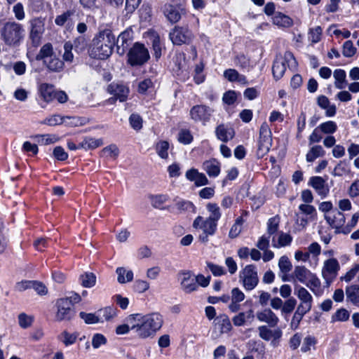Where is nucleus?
Here are the masks:
<instances>
[{
	"label": "nucleus",
	"mask_w": 359,
	"mask_h": 359,
	"mask_svg": "<svg viewBox=\"0 0 359 359\" xmlns=\"http://www.w3.org/2000/svg\"><path fill=\"white\" fill-rule=\"evenodd\" d=\"M173 0L165 4L163 13L166 18L172 23H176L186 14V10L181 4H172Z\"/></svg>",
	"instance_id": "1a4fd4ad"
},
{
	"label": "nucleus",
	"mask_w": 359,
	"mask_h": 359,
	"mask_svg": "<svg viewBox=\"0 0 359 359\" xmlns=\"http://www.w3.org/2000/svg\"><path fill=\"white\" fill-rule=\"evenodd\" d=\"M273 23L278 27H290L292 25V20L287 15L278 13L273 18Z\"/></svg>",
	"instance_id": "473e14b6"
},
{
	"label": "nucleus",
	"mask_w": 359,
	"mask_h": 359,
	"mask_svg": "<svg viewBox=\"0 0 359 359\" xmlns=\"http://www.w3.org/2000/svg\"><path fill=\"white\" fill-rule=\"evenodd\" d=\"M203 168L210 177H215L220 172V163L215 159L206 161L203 164Z\"/></svg>",
	"instance_id": "c756f323"
},
{
	"label": "nucleus",
	"mask_w": 359,
	"mask_h": 359,
	"mask_svg": "<svg viewBox=\"0 0 359 359\" xmlns=\"http://www.w3.org/2000/svg\"><path fill=\"white\" fill-rule=\"evenodd\" d=\"M193 226L196 229L200 228L210 235H214L217 230V222L208 219H203L202 217L198 216L194 221Z\"/></svg>",
	"instance_id": "412c9836"
},
{
	"label": "nucleus",
	"mask_w": 359,
	"mask_h": 359,
	"mask_svg": "<svg viewBox=\"0 0 359 359\" xmlns=\"http://www.w3.org/2000/svg\"><path fill=\"white\" fill-rule=\"evenodd\" d=\"M108 92L113 95L114 98H110L109 100H118L120 102H124L128 98L129 88L122 83H112L108 86Z\"/></svg>",
	"instance_id": "dca6fc26"
},
{
	"label": "nucleus",
	"mask_w": 359,
	"mask_h": 359,
	"mask_svg": "<svg viewBox=\"0 0 359 359\" xmlns=\"http://www.w3.org/2000/svg\"><path fill=\"white\" fill-rule=\"evenodd\" d=\"M356 48L353 46L351 41H346L343 45L342 53L344 56L350 57L355 55Z\"/></svg>",
	"instance_id": "338daca9"
},
{
	"label": "nucleus",
	"mask_w": 359,
	"mask_h": 359,
	"mask_svg": "<svg viewBox=\"0 0 359 359\" xmlns=\"http://www.w3.org/2000/svg\"><path fill=\"white\" fill-rule=\"evenodd\" d=\"M162 47L159 36H155L152 41V48L154 50V55L156 60L159 59L162 55Z\"/></svg>",
	"instance_id": "680f3d73"
},
{
	"label": "nucleus",
	"mask_w": 359,
	"mask_h": 359,
	"mask_svg": "<svg viewBox=\"0 0 359 359\" xmlns=\"http://www.w3.org/2000/svg\"><path fill=\"white\" fill-rule=\"evenodd\" d=\"M126 323L123 325H120L116 328V334L121 335V334H125L129 332V331L134 330L135 328V320L133 318V314L128 316L126 318Z\"/></svg>",
	"instance_id": "7c9ffc66"
},
{
	"label": "nucleus",
	"mask_w": 359,
	"mask_h": 359,
	"mask_svg": "<svg viewBox=\"0 0 359 359\" xmlns=\"http://www.w3.org/2000/svg\"><path fill=\"white\" fill-rule=\"evenodd\" d=\"M30 30L29 39L34 46H37L40 43L41 39L45 31L44 19L41 18H35L29 21Z\"/></svg>",
	"instance_id": "9d476101"
},
{
	"label": "nucleus",
	"mask_w": 359,
	"mask_h": 359,
	"mask_svg": "<svg viewBox=\"0 0 359 359\" xmlns=\"http://www.w3.org/2000/svg\"><path fill=\"white\" fill-rule=\"evenodd\" d=\"M278 266L280 270L283 273H287L292 269V264L286 256H282L278 262Z\"/></svg>",
	"instance_id": "052dcab7"
},
{
	"label": "nucleus",
	"mask_w": 359,
	"mask_h": 359,
	"mask_svg": "<svg viewBox=\"0 0 359 359\" xmlns=\"http://www.w3.org/2000/svg\"><path fill=\"white\" fill-rule=\"evenodd\" d=\"M239 281L243 287L248 291L256 287L259 283V278L255 266L249 264L240 272Z\"/></svg>",
	"instance_id": "0eeeda50"
},
{
	"label": "nucleus",
	"mask_w": 359,
	"mask_h": 359,
	"mask_svg": "<svg viewBox=\"0 0 359 359\" xmlns=\"http://www.w3.org/2000/svg\"><path fill=\"white\" fill-rule=\"evenodd\" d=\"M36 142L43 145L50 144L56 142L58 137L54 135H38L34 137Z\"/></svg>",
	"instance_id": "a18cd8bd"
},
{
	"label": "nucleus",
	"mask_w": 359,
	"mask_h": 359,
	"mask_svg": "<svg viewBox=\"0 0 359 359\" xmlns=\"http://www.w3.org/2000/svg\"><path fill=\"white\" fill-rule=\"evenodd\" d=\"M180 277L182 289L185 293H191L198 289L195 277L190 271L181 273Z\"/></svg>",
	"instance_id": "f3484780"
},
{
	"label": "nucleus",
	"mask_w": 359,
	"mask_h": 359,
	"mask_svg": "<svg viewBox=\"0 0 359 359\" xmlns=\"http://www.w3.org/2000/svg\"><path fill=\"white\" fill-rule=\"evenodd\" d=\"M73 44L71 41H67L64 44V54L62 56L63 60L67 62H72L74 60V55L72 53Z\"/></svg>",
	"instance_id": "6e6d98bb"
},
{
	"label": "nucleus",
	"mask_w": 359,
	"mask_h": 359,
	"mask_svg": "<svg viewBox=\"0 0 359 359\" xmlns=\"http://www.w3.org/2000/svg\"><path fill=\"white\" fill-rule=\"evenodd\" d=\"M217 324L219 325L221 332H228L232 328L229 318L226 315H221L216 318Z\"/></svg>",
	"instance_id": "37998d69"
},
{
	"label": "nucleus",
	"mask_w": 359,
	"mask_h": 359,
	"mask_svg": "<svg viewBox=\"0 0 359 359\" xmlns=\"http://www.w3.org/2000/svg\"><path fill=\"white\" fill-rule=\"evenodd\" d=\"M116 38L109 29L100 30L93 40L90 51L91 57L104 60L112 53Z\"/></svg>",
	"instance_id": "f257e3e1"
},
{
	"label": "nucleus",
	"mask_w": 359,
	"mask_h": 359,
	"mask_svg": "<svg viewBox=\"0 0 359 359\" xmlns=\"http://www.w3.org/2000/svg\"><path fill=\"white\" fill-rule=\"evenodd\" d=\"M47 69L53 72H60L64 69V62L55 55L43 62Z\"/></svg>",
	"instance_id": "c85d7f7f"
},
{
	"label": "nucleus",
	"mask_w": 359,
	"mask_h": 359,
	"mask_svg": "<svg viewBox=\"0 0 359 359\" xmlns=\"http://www.w3.org/2000/svg\"><path fill=\"white\" fill-rule=\"evenodd\" d=\"M349 318V313L345 309L337 310L332 316V321H346Z\"/></svg>",
	"instance_id": "69168bd1"
},
{
	"label": "nucleus",
	"mask_w": 359,
	"mask_h": 359,
	"mask_svg": "<svg viewBox=\"0 0 359 359\" xmlns=\"http://www.w3.org/2000/svg\"><path fill=\"white\" fill-rule=\"evenodd\" d=\"M206 208L210 213L206 219L217 222L222 215L219 207L216 203H209Z\"/></svg>",
	"instance_id": "58836bf2"
},
{
	"label": "nucleus",
	"mask_w": 359,
	"mask_h": 359,
	"mask_svg": "<svg viewBox=\"0 0 359 359\" xmlns=\"http://www.w3.org/2000/svg\"><path fill=\"white\" fill-rule=\"evenodd\" d=\"M334 78L335 79L334 85L335 87L338 89H343L345 88L346 85V72L344 70L338 69L334 70L333 74Z\"/></svg>",
	"instance_id": "c9c22d12"
},
{
	"label": "nucleus",
	"mask_w": 359,
	"mask_h": 359,
	"mask_svg": "<svg viewBox=\"0 0 359 359\" xmlns=\"http://www.w3.org/2000/svg\"><path fill=\"white\" fill-rule=\"evenodd\" d=\"M169 143L167 141H160L156 144V150L158 155L163 159L168 157Z\"/></svg>",
	"instance_id": "09e8293b"
},
{
	"label": "nucleus",
	"mask_w": 359,
	"mask_h": 359,
	"mask_svg": "<svg viewBox=\"0 0 359 359\" xmlns=\"http://www.w3.org/2000/svg\"><path fill=\"white\" fill-rule=\"evenodd\" d=\"M18 322L22 328L26 329L32 325L33 318L22 313L18 316Z\"/></svg>",
	"instance_id": "0e129e2a"
},
{
	"label": "nucleus",
	"mask_w": 359,
	"mask_h": 359,
	"mask_svg": "<svg viewBox=\"0 0 359 359\" xmlns=\"http://www.w3.org/2000/svg\"><path fill=\"white\" fill-rule=\"evenodd\" d=\"M340 265L335 258H329L323 262L322 276L327 283L332 282L337 276Z\"/></svg>",
	"instance_id": "ddd939ff"
},
{
	"label": "nucleus",
	"mask_w": 359,
	"mask_h": 359,
	"mask_svg": "<svg viewBox=\"0 0 359 359\" xmlns=\"http://www.w3.org/2000/svg\"><path fill=\"white\" fill-rule=\"evenodd\" d=\"M257 318L260 321L266 323L271 327L277 326L279 318L270 309H264L256 313Z\"/></svg>",
	"instance_id": "4be33fe9"
},
{
	"label": "nucleus",
	"mask_w": 359,
	"mask_h": 359,
	"mask_svg": "<svg viewBox=\"0 0 359 359\" xmlns=\"http://www.w3.org/2000/svg\"><path fill=\"white\" fill-rule=\"evenodd\" d=\"M97 315L100 316V323L104 320L109 321L116 315V309L113 307H106L97 311Z\"/></svg>",
	"instance_id": "79ce46f5"
},
{
	"label": "nucleus",
	"mask_w": 359,
	"mask_h": 359,
	"mask_svg": "<svg viewBox=\"0 0 359 359\" xmlns=\"http://www.w3.org/2000/svg\"><path fill=\"white\" fill-rule=\"evenodd\" d=\"M173 62L175 66L172 67V71L177 76L183 74L184 72H187L186 57L184 53H177L173 57Z\"/></svg>",
	"instance_id": "b1692460"
},
{
	"label": "nucleus",
	"mask_w": 359,
	"mask_h": 359,
	"mask_svg": "<svg viewBox=\"0 0 359 359\" xmlns=\"http://www.w3.org/2000/svg\"><path fill=\"white\" fill-rule=\"evenodd\" d=\"M243 224V219L241 217H238L236 219L235 223L231 226L229 233V236L231 238H236L240 233L241 232V226Z\"/></svg>",
	"instance_id": "13d9d810"
},
{
	"label": "nucleus",
	"mask_w": 359,
	"mask_h": 359,
	"mask_svg": "<svg viewBox=\"0 0 359 359\" xmlns=\"http://www.w3.org/2000/svg\"><path fill=\"white\" fill-rule=\"evenodd\" d=\"M325 219L327 222L334 229H336L335 232L339 233V229L342 227L345 223V216L337 208H334L330 212L325 215Z\"/></svg>",
	"instance_id": "2eb2a0df"
},
{
	"label": "nucleus",
	"mask_w": 359,
	"mask_h": 359,
	"mask_svg": "<svg viewBox=\"0 0 359 359\" xmlns=\"http://www.w3.org/2000/svg\"><path fill=\"white\" fill-rule=\"evenodd\" d=\"M325 151L323 148L320 145H316L311 148L306 154V158L308 162H313L317 158L323 156Z\"/></svg>",
	"instance_id": "a19ab883"
},
{
	"label": "nucleus",
	"mask_w": 359,
	"mask_h": 359,
	"mask_svg": "<svg viewBox=\"0 0 359 359\" xmlns=\"http://www.w3.org/2000/svg\"><path fill=\"white\" fill-rule=\"evenodd\" d=\"M294 294L301 301L302 304L312 306L313 297L306 288L299 285H295Z\"/></svg>",
	"instance_id": "cd10ccee"
},
{
	"label": "nucleus",
	"mask_w": 359,
	"mask_h": 359,
	"mask_svg": "<svg viewBox=\"0 0 359 359\" xmlns=\"http://www.w3.org/2000/svg\"><path fill=\"white\" fill-rule=\"evenodd\" d=\"M248 346L252 352L257 353L258 355L263 356L265 353V346L263 342L256 340H250Z\"/></svg>",
	"instance_id": "de8ad7c7"
},
{
	"label": "nucleus",
	"mask_w": 359,
	"mask_h": 359,
	"mask_svg": "<svg viewBox=\"0 0 359 359\" xmlns=\"http://www.w3.org/2000/svg\"><path fill=\"white\" fill-rule=\"evenodd\" d=\"M38 90L41 99L45 102H50L54 100L55 90L53 85L43 83L39 86Z\"/></svg>",
	"instance_id": "393cba45"
},
{
	"label": "nucleus",
	"mask_w": 359,
	"mask_h": 359,
	"mask_svg": "<svg viewBox=\"0 0 359 359\" xmlns=\"http://www.w3.org/2000/svg\"><path fill=\"white\" fill-rule=\"evenodd\" d=\"M133 38V32L128 29L118 35L116 40V47L119 55H123L126 52L132 43Z\"/></svg>",
	"instance_id": "a211bd4d"
},
{
	"label": "nucleus",
	"mask_w": 359,
	"mask_h": 359,
	"mask_svg": "<svg viewBox=\"0 0 359 359\" xmlns=\"http://www.w3.org/2000/svg\"><path fill=\"white\" fill-rule=\"evenodd\" d=\"M272 144L271 132L268 124L263 123L260 127L258 142V154L263 156L269 152Z\"/></svg>",
	"instance_id": "6e6552de"
},
{
	"label": "nucleus",
	"mask_w": 359,
	"mask_h": 359,
	"mask_svg": "<svg viewBox=\"0 0 359 359\" xmlns=\"http://www.w3.org/2000/svg\"><path fill=\"white\" fill-rule=\"evenodd\" d=\"M217 137L224 142L231 140L235 135L234 130L231 127H227L224 124L219 125L215 130Z\"/></svg>",
	"instance_id": "bb28decb"
},
{
	"label": "nucleus",
	"mask_w": 359,
	"mask_h": 359,
	"mask_svg": "<svg viewBox=\"0 0 359 359\" xmlns=\"http://www.w3.org/2000/svg\"><path fill=\"white\" fill-rule=\"evenodd\" d=\"M79 316L82 318L86 324H95L100 323V316L96 313L80 312Z\"/></svg>",
	"instance_id": "3c124183"
},
{
	"label": "nucleus",
	"mask_w": 359,
	"mask_h": 359,
	"mask_svg": "<svg viewBox=\"0 0 359 359\" xmlns=\"http://www.w3.org/2000/svg\"><path fill=\"white\" fill-rule=\"evenodd\" d=\"M186 177L190 181L194 182V184L197 187L204 186L208 184V180L206 176L203 173L199 172L198 170L195 168L187 170Z\"/></svg>",
	"instance_id": "5701e85b"
},
{
	"label": "nucleus",
	"mask_w": 359,
	"mask_h": 359,
	"mask_svg": "<svg viewBox=\"0 0 359 359\" xmlns=\"http://www.w3.org/2000/svg\"><path fill=\"white\" fill-rule=\"evenodd\" d=\"M128 63L133 67L142 66L150 58L148 49L144 44L135 43L130 48L128 54Z\"/></svg>",
	"instance_id": "20e7f679"
},
{
	"label": "nucleus",
	"mask_w": 359,
	"mask_h": 359,
	"mask_svg": "<svg viewBox=\"0 0 359 359\" xmlns=\"http://www.w3.org/2000/svg\"><path fill=\"white\" fill-rule=\"evenodd\" d=\"M78 337L76 333H69L63 331L59 336L58 339L62 341L66 346L73 344Z\"/></svg>",
	"instance_id": "c03bdc74"
},
{
	"label": "nucleus",
	"mask_w": 359,
	"mask_h": 359,
	"mask_svg": "<svg viewBox=\"0 0 359 359\" xmlns=\"http://www.w3.org/2000/svg\"><path fill=\"white\" fill-rule=\"evenodd\" d=\"M175 205L179 213L194 212L195 210L194 205L189 201L183 199L176 200Z\"/></svg>",
	"instance_id": "4c0bfd02"
},
{
	"label": "nucleus",
	"mask_w": 359,
	"mask_h": 359,
	"mask_svg": "<svg viewBox=\"0 0 359 359\" xmlns=\"http://www.w3.org/2000/svg\"><path fill=\"white\" fill-rule=\"evenodd\" d=\"M81 284L85 287H91L95 285L96 277L93 273H86L80 277Z\"/></svg>",
	"instance_id": "8fccbe9b"
},
{
	"label": "nucleus",
	"mask_w": 359,
	"mask_h": 359,
	"mask_svg": "<svg viewBox=\"0 0 359 359\" xmlns=\"http://www.w3.org/2000/svg\"><path fill=\"white\" fill-rule=\"evenodd\" d=\"M64 118L58 114H54L50 117L45 118L41 123L46 124L50 126H55L63 123Z\"/></svg>",
	"instance_id": "bf43d9fd"
},
{
	"label": "nucleus",
	"mask_w": 359,
	"mask_h": 359,
	"mask_svg": "<svg viewBox=\"0 0 359 359\" xmlns=\"http://www.w3.org/2000/svg\"><path fill=\"white\" fill-rule=\"evenodd\" d=\"M142 318L156 332L160 330L163 323V316L158 312L142 315Z\"/></svg>",
	"instance_id": "a878e982"
},
{
	"label": "nucleus",
	"mask_w": 359,
	"mask_h": 359,
	"mask_svg": "<svg viewBox=\"0 0 359 359\" xmlns=\"http://www.w3.org/2000/svg\"><path fill=\"white\" fill-rule=\"evenodd\" d=\"M293 276L298 281L305 284L313 292L320 286V279L304 266H296Z\"/></svg>",
	"instance_id": "39448f33"
},
{
	"label": "nucleus",
	"mask_w": 359,
	"mask_h": 359,
	"mask_svg": "<svg viewBox=\"0 0 359 359\" xmlns=\"http://www.w3.org/2000/svg\"><path fill=\"white\" fill-rule=\"evenodd\" d=\"M279 227V218L278 216L269 219L267 223V232L272 235L278 231Z\"/></svg>",
	"instance_id": "e2e57ef3"
},
{
	"label": "nucleus",
	"mask_w": 359,
	"mask_h": 359,
	"mask_svg": "<svg viewBox=\"0 0 359 359\" xmlns=\"http://www.w3.org/2000/svg\"><path fill=\"white\" fill-rule=\"evenodd\" d=\"M309 184L316 190L321 198H325L329 194L330 189L326 181L321 177L315 176L311 177Z\"/></svg>",
	"instance_id": "6ab92c4d"
},
{
	"label": "nucleus",
	"mask_w": 359,
	"mask_h": 359,
	"mask_svg": "<svg viewBox=\"0 0 359 359\" xmlns=\"http://www.w3.org/2000/svg\"><path fill=\"white\" fill-rule=\"evenodd\" d=\"M118 275V282L119 283H126L130 282L133 279V272L131 270L126 271L123 267H118L116 271Z\"/></svg>",
	"instance_id": "f704fd0d"
},
{
	"label": "nucleus",
	"mask_w": 359,
	"mask_h": 359,
	"mask_svg": "<svg viewBox=\"0 0 359 359\" xmlns=\"http://www.w3.org/2000/svg\"><path fill=\"white\" fill-rule=\"evenodd\" d=\"M359 273V264H355L346 274L341 277V280L350 282Z\"/></svg>",
	"instance_id": "774afa93"
},
{
	"label": "nucleus",
	"mask_w": 359,
	"mask_h": 359,
	"mask_svg": "<svg viewBox=\"0 0 359 359\" xmlns=\"http://www.w3.org/2000/svg\"><path fill=\"white\" fill-rule=\"evenodd\" d=\"M103 144L102 139H96L94 137H87L79 143V147L87 149H94Z\"/></svg>",
	"instance_id": "2f4dec72"
},
{
	"label": "nucleus",
	"mask_w": 359,
	"mask_h": 359,
	"mask_svg": "<svg viewBox=\"0 0 359 359\" xmlns=\"http://www.w3.org/2000/svg\"><path fill=\"white\" fill-rule=\"evenodd\" d=\"M0 33L4 43L13 48L19 46L25 36L23 26L15 21L4 23Z\"/></svg>",
	"instance_id": "f03ea898"
},
{
	"label": "nucleus",
	"mask_w": 359,
	"mask_h": 359,
	"mask_svg": "<svg viewBox=\"0 0 359 359\" xmlns=\"http://www.w3.org/2000/svg\"><path fill=\"white\" fill-rule=\"evenodd\" d=\"M169 199V196L165 194L156 195L151 197V205L155 208L165 209L163 204Z\"/></svg>",
	"instance_id": "49530a36"
},
{
	"label": "nucleus",
	"mask_w": 359,
	"mask_h": 359,
	"mask_svg": "<svg viewBox=\"0 0 359 359\" xmlns=\"http://www.w3.org/2000/svg\"><path fill=\"white\" fill-rule=\"evenodd\" d=\"M177 140L182 144H189L193 141V135L190 130L182 129L178 133Z\"/></svg>",
	"instance_id": "603ef678"
},
{
	"label": "nucleus",
	"mask_w": 359,
	"mask_h": 359,
	"mask_svg": "<svg viewBox=\"0 0 359 359\" xmlns=\"http://www.w3.org/2000/svg\"><path fill=\"white\" fill-rule=\"evenodd\" d=\"M54 55L52 45L50 43H47L41 48L39 53L36 55V60L45 62L46 60H48Z\"/></svg>",
	"instance_id": "72a5a7b5"
},
{
	"label": "nucleus",
	"mask_w": 359,
	"mask_h": 359,
	"mask_svg": "<svg viewBox=\"0 0 359 359\" xmlns=\"http://www.w3.org/2000/svg\"><path fill=\"white\" fill-rule=\"evenodd\" d=\"M318 128L325 134H332L337 130V126L334 121H329L321 123Z\"/></svg>",
	"instance_id": "4d7b16f0"
},
{
	"label": "nucleus",
	"mask_w": 359,
	"mask_h": 359,
	"mask_svg": "<svg viewBox=\"0 0 359 359\" xmlns=\"http://www.w3.org/2000/svg\"><path fill=\"white\" fill-rule=\"evenodd\" d=\"M346 294L348 301L354 304H358L359 302V285H353L347 287Z\"/></svg>",
	"instance_id": "e433bc0d"
},
{
	"label": "nucleus",
	"mask_w": 359,
	"mask_h": 359,
	"mask_svg": "<svg viewBox=\"0 0 359 359\" xmlns=\"http://www.w3.org/2000/svg\"><path fill=\"white\" fill-rule=\"evenodd\" d=\"M133 318L135 325V332L139 337L145 339L154 334L156 331L144 320L142 314H133Z\"/></svg>",
	"instance_id": "4468645a"
},
{
	"label": "nucleus",
	"mask_w": 359,
	"mask_h": 359,
	"mask_svg": "<svg viewBox=\"0 0 359 359\" xmlns=\"http://www.w3.org/2000/svg\"><path fill=\"white\" fill-rule=\"evenodd\" d=\"M169 38L174 45H189L193 41L194 35L187 26L177 25L171 29L169 33Z\"/></svg>",
	"instance_id": "423d86ee"
},
{
	"label": "nucleus",
	"mask_w": 359,
	"mask_h": 359,
	"mask_svg": "<svg viewBox=\"0 0 359 359\" xmlns=\"http://www.w3.org/2000/svg\"><path fill=\"white\" fill-rule=\"evenodd\" d=\"M73 44V48L76 53L83 52L87 47V41L83 36L76 37Z\"/></svg>",
	"instance_id": "864d4df0"
},
{
	"label": "nucleus",
	"mask_w": 359,
	"mask_h": 359,
	"mask_svg": "<svg viewBox=\"0 0 359 359\" xmlns=\"http://www.w3.org/2000/svg\"><path fill=\"white\" fill-rule=\"evenodd\" d=\"M252 316V311L250 310L247 313L241 312L234 316L232 319L233 324L236 326H242L245 324L246 318H250Z\"/></svg>",
	"instance_id": "5fc2aeb1"
},
{
	"label": "nucleus",
	"mask_w": 359,
	"mask_h": 359,
	"mask_svg": "<svg viewBox=\"0 0 359 359\" xmlns=\"http://www.w3.org/2000/svg\"><path fill=\"white\" fill-rule=\"evenodd\" d=\"M55 306L57 307L55 313L57 321L70 320L74 317V312L72 309L70 302L67 299H58L56 301Z\"/></svg>",
	"instance_id": "9b49d317"
},
{
	"label": "nucleus",
	"mask_w": 359,
	"mask_h": 359,
	"mask_svg": "<svg viewBox=\"0 0 359 359\" xmlns=\"http://www.w3.org/2000/svg\"><path fill=\"white\" fill-rule=\"evenodd\" d=\"M273 246L274 248H282L290 245L292 241V237L284 232H280L278 235V242L276 243L274 237L273 238Z\"/></svg>",
	"instance_id": "ea45409f"
},
{
	"label": "nucleus",
	"mask_w": 359,
	"mask_h": 359,
	"mask_svg": "<svg viewBox=\"0 0 359 359\" xmlns=\"http://www.w3.org/2000/svg\"><path fill=\"white\" fill-rule=\"evenodd\" d=\"M257 330L259 332V336L261 339L265 341H270L272 339V343L280 339L283 334L280 328L271 330L266 325L259 326Z\"/></svg>",
	"instance_id": "aec40b11"
},
{
	"label": "nucleus",
	"mask_w": 359,
	"mask_h": 359,
	"mask_svg": "<svg viewBox=\"0 0 359 359\" xmlns=\"http://www.w3.org/2000/svg\"><path fill=\"white\" fill-rule=\"evenodd\" d=\"M286 65L289 68H295L297 65V62L294 57L293 54L287 51L284 55H277L272 67V72L273 77L278 80L284 74L286 70Z\"/></svg>",
	"instance_id": "7ed1b4c3"
},
{
	"label": "nucleus",
	"mask_w": 359,
	"mask_h": 359,
	"mask_svg": "<svg viewBox=\"0 0 359 359\" xmlns=\"http://www.w3.org/2000/svg\"><path fill=\"white\" fill-rule=\"evenodd\" d=\"M213 109L210 107L203 104H198L194 106L190 109L189 114L194 121L201 122L203 124H205L210 121Z\"/></svg>",
	"instance_id": "f8f14e48"
}]
</instances>
